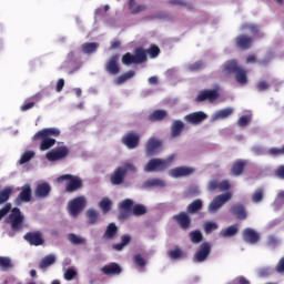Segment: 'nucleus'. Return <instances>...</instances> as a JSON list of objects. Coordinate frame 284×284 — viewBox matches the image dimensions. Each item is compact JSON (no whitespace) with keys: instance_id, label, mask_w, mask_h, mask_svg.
<instances>
[{"instance_id":"obj_1","label":"nucleus","mask_w":284,"mask_h":284,"mask_svg":"<svg viewBox=\"0 0 284 284\" xmlns=\"http://www.w3.org/2000/svg\"><path fill=\"white\" fill-rule=\"evenodd\" d=\"M134 54L128 52L122 57L123 65H141L148 61V54L150 59H156L161 54V49L156 44H151V47L145 50L141 47L134 49Z\"/></svg>"},{"instance_id":"obj_2","label":"nucleus","mask_w":284,"mask_h":284,"mask_svg":"<svg viewBox=\"0 0 284 284\" xmlns=\"http://www.w3.org/2000/svg\"><path fill=\"white\" fill-rule=\"evenodd\" d=\"M173 162L174 155H171L166 159L153 158L144 166V172H165V170L172 166Z\"/></svg>"},{"instance_id":"obj_3","label":"nucleus","mask_w":284,"mask_h":284,"mask_svg":"<svg viewBox=\"0 0 284 284\" xmlns=\"http://www.w3.org/2000/svg\"><path fill=\"white\" fill-rule=\"evenodd\" d=\"M128 172H136V166L133 163H125L122 166H118L110 176L112 185H123Z\"/></svg>"},{"instance_id":"obj_4","label":"nucleus","mask_w":284,"mask_h":284,"mask_svg":"<svg viewBox=\"0 0 284 284\" xmlns=\"http://www.w3.org/2000/svg\"><path fill=\"white\" fill-rule=\"evenodd\" d=\"M7 223L11 225V231L14 233L23 232L26 227V215L21 213V209L13 207L7 219Z\"/></svg>"},{"instance_id":"obj_5","label":"nucleus","mask_w":284,"mask_h":284,"mask_svg":"<svg viewBox=\"0 0 284 284\" xmlns=\"http://www.w3.org/2000/svg\"><path fill=\"white\" fill-rule=\"evenodd\" d=\"M63 181H67L65 192L68 194L79 192V190L83 189V180L80 176L72 175V174L60 175L58 178V183H63Z\"/></svg>"},{"instance_id":"obj_6","label":"nucleus","mask_w":284,"mask_h":284,"mask_svg":"<svg viewBox=\"0 0 284 284\" xmlns=\"http://www.w3.org/2000/svg\"><path fill=\"white\" fill-rule=\"evenodd\" d=\"M68 154H70V149L62 144L49 151L45 154V159L49 160L50 163H54V161H63V159H68Z\"/></svg>"},{"instance_id":"obj_7","label":"nucleus","mask_w":284,"mask_h":284,"mask_svg":"<svg viewBox=\"0 0 284 284\" xmlns=\"http://www.w3.org/2000/svg\"><path fill=\"white\" fill-rule=\"evenodd\" d=\"M210 254H212V245L210 242H203L199 250L195 252L193 261L195 263H205V261H207L210 257Z\"/></svg>"},{"instance_id":"obj_8","label":"nucleus","mask_w":284,"mask_h":284,"mask_svg":"<svg viewBox=\"0 0 284 284\" xmlns=\"http://www.w3.org/2000/svg\"><path fill=\"white\" fill-rule=\"evenodd\" d=\"M161 148H163V142L156 138H150L146 141L145 144V156L151 158V156H156L159 152H161Z\"/></svg>"},{"instance_id":"obj_9","label":"nucleus","mask_w":284,"mask_h":284,"mask_svg":"<svg viewBox=\"0 0 284 284\" xmlns=\"http://www.w3.org/2000/svg\"><path fill=\"white\" fill-rule=\"evenodd\" d=\"M219 97H220L219 90L204 89L197 93L195 101H196V103H203L205 101H209L210 103H214V101H216V99H219Z\"/></svg>"},{"instance_id":"obj_10","label":"nucleus","mask_w":284,"mask_h":284,"mask_svg":"<svg viewBox=\"0 0 284 284\" xmlns=\"http://www.w3.org/2000/svg\"><path fill=\"white\" fill-rule=\"evenodd\" d=\"M173 221L179 224V227L183 230V232H187L190 227H192V217L190 213L182 211L175 215H173Z\"/></svg>"},{"instance_id":"obj_11","label":"nucleus","mask_w":284,"mask_h":284,"mask_svg":"<svg viewBox=\"0 0 284 284\" xmlns=\"http://www.w3.org/2000/svg\"><path fill=\"white\" fill-rule=\"evenodd\" d=\"M85 210V197L78 196L69 202V212L71 216H79Z\"/></svg>"},{"instance_id":"obj_12","label":"nucleus","mask_w":284,"mask_h":284,"mask_svg":"<svg viewBox=\"0 0 284 284\" xmlns=\"http://www.w3.org/2000/svg\"><path fill=\"white\" fill-rule=\"evenodd\" d=\"M232 199V193L226 192L224 194H220L213 199V201L209 205V212H216L227 203Z\"/></svg>"},{"instance_id":"obj_13","label":"nucleus","mask_w":284,"mask_h":284,"mask_svg":"<svg viewBox=\"0 0 284 284\" xmlns=\"http://www.w3.org/2000/svg\"><path fill=\"white\" fill-rule=\"evenodd\" d=\"M122 143L128 150H134L139 148V143H141V135L136 132H129L122 136Z\"/></svg>"},{"instance_id":"obj_14","label":"nucleus","mask_w":284,"mask_h":284,"mask_svg":"<svg viewBox=\"0 0 284 284\" xmlns=\"http://www.w3.org/2000/svg\"><path fill=\"white\" fill-rule=\"evenodd\" d=\"M30 201H32V186L24 184L21 187V192L16 197L14 203L16 205H21V203H30Z\"/></svg>"},{"instance_id":"obj_15","label":"nucleus","mask_w":284,"mask_h":284,"mask_svg":"<svg viewBox=\"0 0 284 284\" xmlns=\"http://www.w3.org/2000/svg\"><path fill=\"white\" fill-rule=\"evenodd\" d=\"M23 239L27 241V243H29V245H34L36 247H39V245H43V243H45L43 233L40 231L28 232Z\"/></svg>"},{"instance_id":"obj_16","label":"nucleus","mask_w":284,"mask_h":284,"mask_svg":"<svg viewBox=\"0 0 284 284\" xmlns=\"http://www.w3.org/2000/svg\"><path fill=\"white\" fill-rule=\"evenodd\" d=\"M134 205V201L130 199H125L120 204V214L119 220L125 221L126 219H130V215L132 214V206Z\"/></svg>"},{"instance_id":"obj_17","label":"nucleus","mask_w":284,"mask_h":284,"mask_svg":"<svg viewBox=\"0 0 284 284\" xmlns=\"http://www.w3.org/2000/svg\"><path fill=\"white\" fill-rule=\"evenodd\" d=\"M196 170L190 166H178L170 171V176L173 179H181L183 176H192Z\"/></svg>"},{"instance_id":"obj_18","label":"nucleus","mask_w":284,"mask_h":284,"mask_svg":"<svg viewBox=\"0 0 284 284\" xmlns=\"http://www.w3.org/2000/svg\"><path fill=\"white\" fill-rule=\"evenodd\" d=\"M230 212L237 221H245L247 219V209H245L243 203L234 204L231 206Z\"/></svg>"},{"instance_id":"obj_19","label":"nucleus","mask_w":284,"mask_h":284,"mask_svg":"<svg viewBox=\"0 0 284 284\" xmlns=\"http://www.w3.org/2000/svg\"><path fill=\"white\" fill-rule=\"evenodd\" d=\"M243 241L254 245L261 241V235L254 229L246 227L242 232Z\"/></svg>"},{"instance_id":"obj_20","label":"nucleus","mask_w":284,"mask_h":284,"mask_svg":"<svg viewBox=\"0 0 284 284\" xmlns=\"http://www.w3.org/2000/svg\"><path fill=\"white\" fill-rule=\"evenodd\" d=\"M205 119H207V114L203 111L193 112L184 116V121L191 123V125H199L203 123Z\"/></svg>"},{"instance_id":"obj_21","label":"nucleus","mask_w":284,"mask_h":284,"mask_svg":"<svg viewBox=\"0 0 284 284\" xmlns=\"http://www.w3.org/2000/svg\"><path fill=\"white\" fill-rule=\"evenodd\" d=\"M105 70L113 77L121 72V67H119V54H113L109 59V61L105 63Z\"/></svg>"},{"instance_id":"obj_22","label":"nucleus","mask_w":284,"mask_h":284,"mask_svg":"<svg viewBox=\"0 0 284 284\" xmlns=\"http://www.w3.org/2000/svg\"><path fill=\"white\" fill-rule=\"evenodd\" d=\"M52 192V186L48 182H42L37 185L34 190L36 199H48Z\"/></svg>"},{"instance_id":"obj_23","label":"nucleus","mask_w":284,"mask_h":284,"mask_svg":"<svg viewBox=\"0 0 284 284\" xmlns=\"http://www.w3.org/2000/svg\"><path fill=\"white\" fill-rule=\"evenodd\" d=\"M101 272L105 274V276H119V274H121V272H123V268H121V265H119L118 263H110L108 265H104L101 268Z\"/></svg>"},{"instance_id":"obj_24","label":"nucleus","mask_w":284,"mask_h":284,"mask_svg":"<svg viewBox=\"0 0 284 284\" xmlns=\"http://www.w3.org/2000/svg\"><path fill=\"white\" fill-rule=\"evenodd\" d=\"M252 37L246 34H241L235 38V45L236 48H240V50H250L252 48Z\"/></svg>"},{"instance_id":"obj_25","label":"nucleus","mask_w":284,"mask_h":284,"mask_svg":"<svg viewBox=\"0 0 284 284\" xmlns=\"http://www.w3.org/2000/svg\"><path fill=\"white\" fill-rule=\"evenodd\" d=\"M41 136H47L49 139L50 136H61V130L57 128L42 129L33 135V141H39Z\"/></svg>"},{"instance_id":"obj_26","label":"nucleus","mask_w":284,"mask_h":284,"mask_svg":"<svg viewBox=\"0 0 284 284\" xmlns=\"http://www.w3.org/2000/svg\"><path fill=\"white\" fill-rule=\"evenodd\" d=\"M246 166H247V162L245 160H236L230 170V175L241 176V174L245 172Z\"/></svg>"},{"instance_id":"obj_27","label":"nucleus","mask_w":284,"mask_h":284,"mask_svg":"<svg viewBox=\"0 0 284 284\" xmlns=\"http://www.w3.org/2000/svg\"><path fill=\"white\" fill-rule=\"evenodd\" d=\"M116 234H119V226H116V224L112 222L106 226L102 239L104 241H114V239H116Z\"/></svg>"},{"instance_id":"obj_28","label":"nucleus","mask_w":284,"mask_h":284,"mask_svg":"<svg viewBox=\"0 0 284 284\" xmlns=\"http://www.w3.org/2000/svg\"><path fill=\"white\" fill-rule=\"evenodd\" d=\"M241 65H239V61L237 60H227L224 63V72H226V74H236L240 70H241Z\"/></svg>"},{"instance_id":"obj_29","label":"nucleus","mask_w":284,"mask_h":284,"mask_svg":"<svg viewBox=\"0 0 284 284\" xmlns=\"http://www.w3.org/2000/svg\"><path fill=\"white\" fill-rule=\"evenodd\" d=\"M185 128V123L181 120H174L171 124V136L172 139H176V136H181V132Z\"/></svg>"},{"instance_id":"obj_30","label":"nucleus","mask_w":284,"mask_h":284,"mask_svg":"<svg viewBox=\"0 0 284 284\" xmlns=\"http://www.w3.org/2000/svg\"><path fill=\"white\" fill-rule=\"evenodd\" d=\"M201 210H203V200L201 199L194 200L186 206L187 214H196L201 212Z\"/></svg>"},{"instance_id":"obj_31","label":"nucleus","mask_w":284,"mask_h":284,"mask_svg":"<svg viewBox=\"0 0 284 284\" xmlns=\"http://www.w3.org/2000/svg\"><path fill=\"white\" fill-rule=\"evenodd\" d=\"M168 256L171 261H180V258H185L187 253L181 250V247L175 246L174 250L168 252Z\"/></svg>"},{"instance_id":"obj_32","label":"nucleus","mask_w":284,"mask_h":284,"mask_svg":"<svg viewBox=\"0 0 284 284\" xmlns=\"http://www.w3.org/2000/svg\"><path fill=\"white\" fill-rule=\"evenodd\" d=\"M130 243H132V236H130L129 234H125L121 236L120 243L112 245V248L115 250V252H122V250H124L126 245H130Z\"/></svg>"},{"instance_id":"obj_33","label":"nucleus","mask_w":284,"mask_h":284,"mask_svg":"<svg viewBox=\"0 0 284 284\" xmlns=\"http://www.w3.org/2000/svg\"><path fill=\"white\" fill-rule=\"evenodd\" d=\"M142 187H144V190H150L151 187H165V181L161 179H150L142 184Z\"/></svg>"},{"instance_id":"obj_34","label":"nucleus","mask_w":284,"mask_h":284,"mask_svg":"<svg viewBox=\"0 0 284 284\" xmlns=\"http://www.w3.org/2000/svg\"><path fill=\"white\" fill-rule=\"evenodd\" d=\"M168 116V111L165 110H155L149 116L151 123H156V121H163Z\"/></svg>"},{"instance_id":"obj_35","label":"nucleus","mask_w":284,"mask_h":284,"mask_svg":"<svg viewBox=\"0 0 284 284\" xmlns=\"http://www.w3.org/2000/svg\"><path fill=\"white\" fill-rule=\"evenodd\" d=\"M236 234H239V226L236 225H231L220 231V236L222 239H230L232 236H236Z\"/></svg>"},{"instance_id":"obj_36","label":"nucleus","mask_w":284,"mask_h":284,"mask_svg":"<svg viewBox=\"0 0 284 284\" xmlns=\"http://www.w3.org/2000/svg\"><path fill=\"white\" fill-rule=\"evenodd\" d=\"M234 79L240 85H247V70L242 67L236 73H234Z\"/></svg>"},{"instance_id":"obj_37","label":"nucleus","mask_w":284,"mask_h":284,"mask_svg":"<svg viewBox=\"0 0 284 284\" xmlns=\"http://www.w3.org/2000/svg\"><path fill=\"white\" fill-rule=\"evenodd\" d=\"M41 143H40V151L45 152V150H50V148H53V145L57 144V140L48 136H40Z\"/></svg>"},{"instance_id":"obj_38","label":"nucleus","mask_w":284,"mask_h":284,"mask_svg":"<svg viewBox=\"0 0 284 284\" xmlns=\"http://www.w3.org/2000/svg\"><path fill=\"white\" fill-rule=\"evenodd\" d=\"M83 54H94L99 50V43L97 42H85L81 45Z\"/></svg>"},{"instance_id":"obj_39","label":"nucleus","mask_w":284,"mask_h":284,"mask_svg":"<svg viewBox=\"0 0 284 284\" xmlns=\"http://www.w3.org/2000/svg\"><path fill=\"white\" fill-rule=\"evenodd\" d=\"M12 192V186H6L3 190L0 191V205H3V203H8V201H10Z\"/></svg>"},{"instance_id":"obj_40","label":"nucleus","mask_w":284,"mask_h":284,"mask_svg":"<svg viewBox=\"0 0 284 284\" xmlns=\"http://www.w3.org/2000/svg\"><path fill=\"white\" fill-rule=\"evenodd\" d=\"M54 263H57V257L54 255H47L41 260L39 267L40 270H47V267L54 265Z\"/></svg>"},{"instance_id":"obj_41","label":"nucleus","mask_w":284,"mask_h":284,"mask_svg":"<svg viewBox=\"0 0 284 284\" xmlns=\"http://www.w3.org/2000/svg\"><path fill=\"white\" fill-rule=\"evenodd\" d=\"M12 267H14V264L10 257L0 256V270H2V272H8V270H12Z\"/></svg>"},{"instance_id":"obj_42","label":"nucleus","mask_w":284,"mask_h":284,"mask_svg":"<svg viewBox=\"0 0 284 284\" xmlns=\"http://www.w3.org/2000/svg\"><path fill=\"white\" fill-rule=\"evenodd\" d=\"M87 217L89 225H95L99 222V212L94 209H89L87 211Z\"/></svg>"},{"instance_id":"obj_43","label":"nucleus","mask_w":284,"mask_h":284,"mask_svg":"<svg viewBox=\"0 0 284 284\" xmlns=\"http://www.w3.org/2000/svg\"><path fill=\"white\" fill-rule=\"evenodd\" d=\"M99 207L102 210L103 214H108V212L112 210V200L109 197H103L99 203Z\"/></svg>"},{"instance_id":"obj_44","label":"nucleus","mask_w":284,"mask_h":284,"mask_svg":"<svg viewBox=\"0 0 284 284\" xmlns=\"http://www.w3.org/2000/svg\"><path fill=\"white\" fill-rule=\"evenodd\" d=\"M34 156H36L34 151H26V152L21 155V158H20V160H19V164H20V165H26V163H30V161H32V159H34Z\"/></svg>"},{"instance_id":"obj_45","label":"nucleus","mask_w":284,"mask_h":284,"mask_svg":"<svg viewBox=\"0 0 284 284\" xmlns=\"http://www.w3.org/2000/svg\"><path fill=\"white\" fill-rule=\"evenodd\" d=\"M132 213L134 216H143V214H148V209L143 204H135L132 209Z\"/></svg>"},{"instance_id":"obj_46","label":"nucleus","mask_w":284,"mask_h":284,"mask_svg":"<svg viewBox=\"0 0 284 284\" xmlns=\"http://www.w3.org/2000/svg\"><path fill=\"white\" fill-rule=\"evenodd\" d=\"M68 239H69L70 243H72V245H85V239L79 237L74 233H70L68 235Z\"/></svg>"},{"instance_id":"obj_47","label":"nucleus","mask_w":284,"mask_h":284,"mask_svg":"<svg viewBox=\"0 0 284 284\" xmlns=\"http://www.w3.org/2000/svg\"><path fill=\"white\" fill-rule=\"evenodd\" d=\"M134 74H135L134 71H128L122 75H119L116 79V84L121 85L122 83H125V81H129V79H132Z\"/></svg>"},{"instance_id":"obj_48","label":"nucleus","mask_w":284,"mask_h":284,"mask_svg":"<svg viewBox=\"0 0 284 284\" xmlns=\"http://www.w3.org/2000/svg\"><path fill=\"white\" fill-rule=\"evenodd\" d=\"M190 239L194 244H199L203 241V233H201V231H192L190 233Z\"/></svg>"},{"instance_id":"obj_49","label":"nucleus","mask_w":284,"mask_h":284,"mask_svg":"<svg viewBox=\"0 0 284 284\" xmlns=\"http://www.w3.org/2000/svg\"><path fill=\"white\" fill-rule=\"evenodd\" d=\"M251 152L255 154V156H265V154H267V150L261 145L252 146Z\"/></svg>"},{"instance_id":"obj_50","label":"nucleus","mask_w":284,"mask_h":284,"mask_svg":"<svg viewBox=\"0 0 284 284\" xmlns=\"http://www.w3.org/2000/svg\"><path fill=\"white\" fill-rule=\"evenodd\" d=\"M233 112L234 110L232 108H226L220 110L215 116L216 119H227V116H230Z\"/></svg>"},{"instance_id":"obj_51","label":"nucleus","mask_w":284,"mask_h":284,"mask_svg":"<svg viewBox=\"0 0 284 284\" xmlns=\"http://www.w3.org/2000/svg\"><path fill=\"white\" fill-rule=\"evenodd\" d=\"M169 4L170 6H181L182 8H187L189 10H191L192 4L185 0H169Z\"/></svg>"},{"instance_id":"obj_52","label":"nucleus","mask_w":284,"mask_h":284,"mask_svg":"<svg viewBox=\"0 0 284 284\" xmlns=\"http://www.w3.org/2000/svg\"><path fill=\"white\" fill-rule=\"evenodd\" d=\"M263 196H264L263 189H257V190H255V192L252 195V201L254 203H261V201H263Z\"/></svg>"},{"instance_id":"obj_53","label":"nucleus","mask_w":284,"mask_h":284,"mask_svg":"<svg viewBox=\"0 0 284 284\" xmlns=\"http://www.w3.org/2000/svg\"><path fill=\"white\" fill-rule=\"evenodd\" d=\"M270 156H284V149L282 148H271L267 150Z\"/></svg>"},{"instance_id":"obj_54","label":"nucleus","mask_w":284,"mask_h":284,"mask_svg":"<svg viewBox=\"0 0 284 284\" xmlns=\"http://www.w3.org/2000/svg\"><path fill=\"white\" fill-rule=\"evenodd\" d=\"M214 230H219V224H216L215 222H206L204 224L205 234H212V232H214Z\"/></svg>"},{"instance_id":"obj_55","label":"nucleus","mask_w":284,"mask_h":284,"mask_svg":"<svg viewBox=\"0 0 284 284\" xmlns=\"http://www.w3.org/2000/svg\"><path fill=\"white\" fill-rule=\"evenodd\" d=\"M203 65H204L203 60H200V61H196V62L190 64L189 70L191 72H199V70H203Z\"/></svg>"},{"instance_id":"obj_56","label":"nucleus","mask_w":284,"mask_h":284,"mask_svg":"<svg viewBox=\"0 0 284 284\" xmlns=\"http://www.w3.org/2000/svg\"><path fill=\"white\" fill-rule=\"evenodd\" d=\"M77 277V270L68 268L64 273V281H73Z\"/></svg>"},{"instance_id":"obj_57","label":"nucleus","mask_w":284,"mask_h":284,"mask_svg":"<svg viewBox=\"0 0 284 284\" xmlns=\"http://www.w3.org/2000/svg\"><path fill=\"white\" fill-rule=\"evenodd\" d=\"M133 262L135 263V265H138V267H145L146 265L145 258H143L141 254L134 255Z\"/></svg>"},{"instance_id":"obj_58","label":"nucleus","mask_w":284,"mask_h":284,"mask_svg":"<svg viewBox=\"0 0 284 284\" xmlns=\"http://www.w3.org/2000/svg\"><path fill=\"white\" fill-rule=\"evenodd\" d=\"M258 92H265V90H270V83L267 81L262 80L256 84Z\"/></svg>"},{"instance_id":"obj_59","label":"nucleus","mask_w":284,"mask_h":284,"mask_svg":"<svg viewBox=\"0 0 284 284\" xmlns=\"http://www.w3.org/2000/svg\"><path fill=\"white\" fill-rule=\"evenodd\" d=\"M12 210V204L11 203H7L4 204L3 209H0V221L1 219H3V216H6L8 214V212H10Z\"/></svg>"},{"instance_id":"obj_60","label":"nucleus","mask_w":284,"mask_h":284,"mask_svg":"<svg viewBox=\"0 0 284 284\" xmlns=\"http://www.w3.org/2000/svg\"><path fill=\"white\" fill-rule=\"evenodd\" d=\"M209 190L210 192H214L216 190H220V182L217 180H212L209 182Z\"/></svg>"},{"instance_id":"obj_61","label":"nucleus","mask_w":284,"mask_h":284,"mask_svg":"<svg viewBox=\"0 0 284 284\" xmlns=\"http://www.w3.org/2000/svg\"><path fill=\"white\" fill-rule=\"evenodd\" d=\"M231 184L229 180H224L222 182H220V192H225L227 190H230Z\"/></svg>"},{"instance_id":"obj_62","label":"nucleus","mask_w":284,"mask_h":284,"mask_svg":"<svg viewBox=\"0 0 284 284\" xmlns=\"http://www.w3.org/2000/svg\"><path fill=\"white\" fill-rule=\"evenodd\" d=\"M276 205L280 207L284 205V191L280 192L275 199Z\"/></svg>"},{"instance_id":"obj_63","label":"nucleus","mask_w":284,"mask_h":284,"mask_svg":"<svg viewBox=\"0 0 284 284\" xmlns=\"http://www.w3.org/2000/svg\"><path fill=\"white\" fill-rule=\"evenodd\" d=\"M275 270H276L277 274H284V257H282V258L278 261V263H277Z\"/></svg>"},{"instance_id":"obj_64","label":"nucleus","mask_w":284,"mask_h":284,"mask_svg":"<svg viewBox=\"0 0 284 284\" xmlns=\"http://www.w3.org/2000/svg\"><path fill=\"white\" fill-rule=\"evenodd\" d=\"M275 176H277V179H282L284 180V165H280L276 171H275Z\"/></svg>"}]
</instances>
